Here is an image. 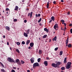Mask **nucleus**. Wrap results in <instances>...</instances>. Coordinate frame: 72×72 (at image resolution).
Here are the masks:
<instances>
[{
  "label": "nucleus",
  "instance_id": "obj_22",
  "mask_svg": "<svg viewBox=\"0 0 72 72\" xmlns=\"http://www.w3.org/2000/svg\"><path fill=\"white\" fill-rule=\"evenodd\" d=\"M47 37V35H45L43 37V39H45V38H46Z\"/></svg>",
  "mask_w": 72,
  "mask_h": 72
},
{
  "label": "nucleus",
  "instance_id": "obj_35",
  "mask_svg": "<svg viewBox=\"0 0 72 72\" xmlns=\"http://www.w3.org/2000/svg\"><path fill=\"white\" fill-rule=\"evenodd\" d=\"M1 65L3 67H4V65L3 64V63H1Z\"/></svg>",
  "mask_w": 72,
  "mask_h": 72
},
{
  "label": "nucleus",
  "instance_id": "obj_23",
  "mask_svg": "<svg viewBox=\"0 0 72 72\" xmlns=\"http://www.w3.org/2000/svg\"><path fill=\"white\" fill-rule=\"evenodd\" d=\"M41 60V58H39L38 59H37V61L38 62H39H39H40V60Z\"/></svg>",
  "mask_w": 72,
  "mask_h": 72
},
{
  "label": "nucleus",
  "instance_id": "obj_39",
  "mask_svg": "<svg viewBox=\"0 0 72 72\" xmlns=\"http://www.w3.org/2000/svg\"><path fill=\"white\" fill-rule=\"evenodd\" d=\"M14 22H16V21H17V19H15L14 20Z\"/></svg>",
  "mask_w": 72,
  "mask_h": 72
},
{
  "label": "nucleus",
  "instance_id": "obj_56",
  "mask_svg": "<svg viewBox=\"0 0 72 72\" xmlns=\"http://www.w3.org/2000/svg\"><path fill=\"white\" fill-rule=\"evenodd\" d=\"M27 72H30V70H27Z\"/></svg>",
  "mask_w": 72,
  "mask_h": 72
},
{
  "label": "nucleus",
  "instance_id": "obj_21",
  "mask_svg": "<svg viewBox=\"0 0 72 72\" xmlns=\"http://www.w3.org/2000/svg\"><path fill=\"white\" fill-rule=\"evenodd\" d=\"M63 54V51H61L60 53V55H62Z\"/></svg>",
  "mask_w": 72,
  "mask_h": 72
},
{
  "label": "nucleus",
  "instance_id": "obj_57",
  "mask_svg": "<svg viewBox=\"0 0 72 72\" xmlns=\"http://www.w3.org/2000/svg\"><path fill=\"white\" fill-rule=\"evenodd\" d=\"M13 69H16V68L15 67H13Z\"/></svg>",
  "mask_w": 72,
  "mask_h": 72
},
{
  "label": "nucleus",
  "instance_id": "obj_33",
  "mask_svg": "<svg viewBox=\"0 0 72 72\" xmlns=\"http://www.w3.org/2000/svg\"><path fill=\"white\" fill-rule=\"evenodd\" d=\"M1 71H2V72H5V70H4V69H1Z\"/></svg>",
  "mask_w": 72,
  "mask_h": 72
},
{
  "label": "nucleus",
  "instance_id": "obj_1",
  "mask_svg": "<svg viewBox=\"0 0 72 72\" xmlns=\"http://www.w3.org/2000/svg\"><path fill=\"white\" fill-rule=\"evenodd\" d=\"M60 64V62H58L56 64L55 63H53L51 64V66L52 67L56 68V67H58V66H59Z\"/></svg>",
  "mask_w": 72,
  "mask_h": 72
},
{
  "label": "nucleus",
  "instance_id": "obj_37",
  "mask_svg": "<svg viewBox=\"0 0 72 72\" xmlns=\"http://www.w3.org/2000/svg\"><path fill=\"white\" fill-rule=\"evenodd\" d=\"M11 72H15V71L14 70L12 69V70Z\"/></svg>",
  "mask_w": 72,
  "mask_h": 72
},
{
  "label": "nucleus",
  "instance_id": "obj_14",
  "mask_svg": "<svg viewBox=\"0 0 72 72\" xmlns=\"http://www.w3.org/2000/svg\"><path fill=\"white\" fill-rule=\"evenodd\" d=\"M64 63H67V58H64Z\"/></svg>",
  "mask_w": 72,
  "mask_h": 72
},
{
  "label": "nucleus",
  "instance_id": "obj_2",
  "mask_svg": "<svg viewBox=\"0 0 72 72\" xmlns=\"http://www.w3.org/2000/svg\"><path fill=\"white\" fill-rule=\"evenodd\" d=\"M71 64L72 63H71V62H68L66 66V69H68L69 68H71Z\"/></svg>",
  "mask_w": 72,
  "mask_h": 72
},
{
  "label": "nucleus",
  "instance_id": "obj_63",
  "mask_svg": "<svg viewBox=\"0 0 72 72\" xmlns=\"http://www.w3.org/2000/svg\"><path fill=\"white\" fill-rule=\"evenodd\" d=\"M26 10H28V9L27 8V9H26Z\"/></svg>",
  "mask_w": 72,
  "mask_h": 72
},
{
  "label": "nucleus",
  "instance_id": "obj_29",
  "mask_svg": "<svg viewBox=\"0 0 72 72\" xmlns=\"http://www.w3.org/2000/svg\"><path fill=\"white\" fill-rule=\"evenodd\" d=\"M16 44L17 45H19L20 44V42H17Z\"/></svg>",
  "mask_w": 72,
  "mask_h": 72
},
{
  "label": "nucleus",
  "instance_id": "obj_9",
  "mask_svg": "<svg viewBox=\"0 0 72 72\" xmlns=\"http://www.w3.org/2000/svg\"><path fill=\"white\" fill-rule=\"evenodd\" d=\"M44 64L46 66H48V62L47 61H45L44 62Z\"/></svg>",
  "mask_w": 72,
  "mask_h": 72
},
{
  "label": "nucleus",
  "instance_id": "obj_6",
  "mask_svg": "<svg viewBox=\"0 0 72 72\" xmlns=\"http://www.w3.org/2000/svg\"><path fill=\"white\" fill-rule=\"evenodd\" d=\"M32 13L33 12H31L30 14V13H29L28 14V16H29L30 15V17L32 18Z\"/></svg>",
  "mask_w": 72,
  "mask_h": 72
},
{
  "label": "nucleus",
  "instance_id": "obj_16",
  "mask_svg": "<svg viewBox=\"0 0 72 72\" xmlns=\"http://www.w3.org/2000/svg\"><path fill=\"white\" fill-rule=\"evenodd\" d=\"M30 40H28L26 41V45H28L30 44Z\"/></svg>",
  "mask_w": 72,
  "mask_h": 72
},
{
  "label": "nucleus",
  "instance_id": "obj_25",
  "mask_svg": "<svg viewBox=\"0 0 72 72\" xmlns=\"http://www.w3.org/2000/svg\"><path fill=\"white\" fill-rule=\"evenodd\" d=\"M51 19L52 20H53V21H54V17L52 16L51 17Z\"/></svg>",
  "mask_w": 72,
  "mask_h": 72
},
{
  "label": "nucleus",
  "instance_id": "obj_15",
  "mask_svg": "<svg viewBox=\"0 0 72 72\" xmlns=\"http://www.w3.org/2000/svg\"><path fill=\"white\" fill-rule=\"evenodd\" d=\"M44 30L45 31H46L47 32H49V30H48V29H47L46 28H44Z\"/></svg>",
  "mask_w": 72,
  "mask_h": 72
},
{
  "label": "nucleus",
  "instance_id": "obj_3",
  "mask_svg": "<svg viewBox=\"0 0 72 72\" xmlns=\"http://www.w3.org/2000/svg\"><path fill=\"white\" fill-rule=\"evenodd\" d=\"M8 60L9 62H10V63H13V62H14V63H15V61H14V60L11 58H8Z\"/></svg>",
  "mask_w": 72,
  "mask_h": 72
},
{
  "label": "nucleus",
  "instance_id": "obj_11",
  "mask_svg": "<svg viewBox=\"0 0 72 72\" xmlns=\"http://www.w3.org/2000/svg\"><path fill=\"white\" fill-rule=\"evenodd\" d=\"M34 45V44L33 42H31L30 44V45L31 47H32Z\"/></svg>",
  "mask_w": 72,
  "mask_h": 72
},
{
  "label": "nucleus",
  "instance_id": "obj_17",
  "mask_svg": "<svg viewBox=\"0 0 72 72\" xmlns=\"http://www.w3.org/2000/svg\"><path fill=\"white\" fill-rule=\"evenodd\" d=\"M20 61L18 59H17L15 60L16 63H18V62Z\"/></svg>",
  "mask_w": 72,
  "mask_h": 72
},
{
  "label": "nucleus",
  "instance_id": "obj_55",
  "mask_svg": "<svg viewBox=\"0 0 72 72\" xmlns=\"http://www.w3.org/2000/svg\"><path fill=\"white\" fill-rule=\"evenodd\" d=\"M3 37L4 38H5V35H3Z\"/></svg>",
  "mask_w": 72,
  "mask_h": 72
},
{
  "label": "nucleus",
  "instance_id": "obj_38",
  "mask_svg": "<svg viewBox=\"0 0 72 72\" xmlns=\"http://www.w3.org/2000/svg\"><path fill=\"white\" fill-rule=\"evenodd\" d=\"M6 11H8V10H9V9L8 8H6Z\"/></svg>",
  "mask_w": 72,
  "mask_h": 72
},
{
  "label": "nucleus",
  "instance_id": "obj_49",
  "mask_svg": "<svg viewBox=\"0 0 72 72\" xmlns=\"http://www.w3.org/2000/svg\"><path fill=\"white\" fill-rule=\"evenodd\" d=\"M61 2H62V3H63L64 2V1L63 0H61Z\"/></svg>",
  "mask_w": 72,
  "mask_h": 72
},
{
  "label": "nucleus",
  "instance_id": "obj_20",
  "mask_svg": "<svg viewBox=\"0 0 72 72\" xmlns=\"http://www.w3.org/2000/svg\"><path fill=\"white\" fill-rule=\"evenodd\" d=\"M30 29H28L27 30V33L28 34H29V33L30 32Z\"/></svg>",
  "mask_w": 72,
  "mask_h": 72
},
{
  "label": "nucleus",
  "instance_id": "obj_36",
  "mask_svg": "<svg viewBox=\"0 0 72 72\" xmlns=\"http://www.w3.org/2000/svg\"><path fill=\"white\" fill-rule=\"evenodd\" d=\"M17 63L19 64V65H21V62H20V61H19Z\"/></svg>",
  "mask_w": 72,
  "mask_h": 72
},
{
  "label": "nucleus",
  "instance_id": "obj_18",
  "mask_svg": "<svg viewBox=\"0 0 72 72\" xmlns=\"http://www.w3.org/2000/svg\"><path fill=\"white\" fill-rule=\"evenodd\" d=\"M49 2H47V8H49Z\"/></svg>",
  "mask_w": 72,
  "mask_h": 72
},
{
  "label": "nucleus",
  "instance_id": "obj_64",
  "mask_svg": "<svg viewBox=\"0 0 72 72\" xmlns=\"http://www.w3.org/2000/svg\"><path fill=\"white\" fill-rule=\"evenodd\" d=\"M6 13L7 14H8V12H7Z\"/></svg>",
  "mask_w": 72,
  "mask_h": 72
},
{
  "label": "nucleus",
  "instance_id": "obj_42",
  "mask_svg": "<svg viewBox=\"0 0 72 72\" xmlns=\"http://www.w3.org/2000/svg\"><path fill=\"white\" fill-rule=\"evenodd\" d=\"M40 15H41L40 14H39L38 15V17H40Z\"/></svg>",
  "mask_w": 72,
  "mask_h": 72
},
{
  "label": "nucleus",
  "instance_id": "obj_51",
  "mask_svg": "<svg viewBox=\"0 0 72 72\" xmlns=\"http://www.w3.org/2000/svg\"><path fill=\"white\" fill-rule=\"evenodd\" d=\"M7 45H9V42H7Z\"/></svg>",
  "mask_w": 72,
  "mask_h": 72
},
{
  "label": "nucleus",
  "instance_id": "obj_48",
  "mask_svg": "<svg viewBox=\"0 0 72 72\" xmlns=\"http://www.w3.org/2000/svg\"><path fill=\"white\" fill-rule=\"evenodd\" d=\"M51 22H52V20H51L49 22L51 23Z\"/></svg>",
  "mask_w": 72,
  "mask_h": 72
},
{
  "label": "nucleus",
  "instance_id": "obj_30",
  "mask_svg": "<svg viewBox=\"0 0 72 72\" xmlns=\"http://www.w3.org/2000/svg\"><path fill=\"white\" fill-rule=\"evenodd\" d=\"M72 46L71 45V44H69V45H68V47L69 48H71Z\"/></svg>",
  "mask_w": 72,
  "mask_h": 72
},
{
  "label": "nucleus",
  "instance_id": "obj_47",
  "mask_svg": "<svg viewBox=\"0 0 72 72\" xmlns=\"http://www.w3.org/2000/svg\"><path fill=\"white\" fill-rule=\"evenodd\" d=\"M35 16H36V17H38V15H37V14H36Z\"/></svg>",
  "mask_w": 72,
  "mask_h": 72
},
{
  "label": "nucleus",
  "instance_id": "obj_50",
  "mask_svg": "<svg viewBox=\"0 0 72 72\" xmlns=\"http://www.w3.org/2000/svg\"><path fill=\"white\" fill-rule=\"evenodd\" d=\"M70 14V12H68V15H69Z\"/></svg>",
  "mask_w": 72,
  "mask_h": 72
},
{
  "label": "nucleus",
  "instance_id": "obj_60",
  "mask_svg": "<svg viewBox=\"0 0 72 72\" xmlns=\"http://www.w3.org/2000/svg\"><path fill=\"white\" fill-rule=\"evenodd\" d=\"M46 59H49V58L47 57H46Z\"/></svg>",
  "mask_w": 72,
  "mask_h": 72
},
{
  "label": "nucleus",
  "instance_id": "obj_40",
  "mask_svg": "<svg viewBox=\"0 0 72 72\" xmlns=\"http://www.w3.org/2000/svg\"><path fill=\"white\" fill-rule=\"evenodd\" d=\"M61 22H63V23H64V21L63 20H62Z\"/></svg>",
  "mask_w": 72,
  "mask_h": 72
},
{
  "label": "nucleus",
  "instance_id": "obj_24",
  "mask_svg": "<svg viewBox=\"0 0 72 72\" xmlns=\"http://www.w3.org/2000/svg\"><path fill=\"white\" fill-rule=\"evenodd\" d=\"M66 44L67 45L68 44V39H67L66 40Z\"/></svg>",
  "mask_w": 72,
  "mask_h": 72
},
{
  "label": "nucleus",
  "instance_id": "obj_19",
  "mask_svg": "<svg viewBox=\"0 0 72 72\" xmlns=\"http://www.w3.org/2000/svg\"><path fill=\"white\" fill-rule=\"evenodd\" d=\"M39 53L40 54H41L42 53V51L41 50H39Z\"/></svg>",
  "mask_w": 72,
  "mask_h": 72
},
{
  "label": "nucleus",
  "instance_id": "obj_4",
  "mask_svg": "<svg viewBox=\"0 0 72 72\" xmlns=\"http://www.w3.org/2000/svg\"><path fill=\"white\" fill-rule=\"evenodd\" d=\"M39 64L38 63H35L33 64V68H35L37 67H39Z\"/></svg>",
  "mask_w": 72,
  "mask_h": 72
},
{
  "label": "nucleus",
  "instance_id": "obj_53",
  "mask_svg": "<svg viewBox=\"0 0 72 72\" xmlns=\"http://www.w3.org/2000/svg\"><path fill=\"white\" fill-rule=\"evenodd\" d=\"M72 26V24H69V26Z\"/></svg>",
  "mask_w": 72,
  "mask_h": 72
},
{
  "label": "nucleus",
  "instance_id": "obj_5",
  "mask_svg": "<svg viewBox=\"0 0 72 72\" xmlns=\"http://www.w3.org/2000/svg\"><path fill=\"white\" fill-rule=\"evenodd\" d=\"M30 60L31 61L32 63H33L34 60H35V58L33 57H32L30 59Z\"/></svg>",
  "mask_w": 72,
  "mask_h": 72
},
{
  "label": "nucleus",
  "instance_id": "obj_59",
  "mask_svg": "<svg viewBox=\"0 0 72 72\" xmlns=\"http://www.w3.org/2000/svg\"><path fill=\"white\" fill-rule=\"evenodd\" d=\"M39 25H40V26H42V24H41V23H40V24H39Z\"/></svg>",
  "mask_w": 72,
  "mask_h": 72
},
{
  "label": "nucleus",
  "instance_id": "obj_61",
  "mask_svg": "<svg viewBox=\"0 0 72 72\" xmlns=\"http://www.w3.org/2000/svg\"><path fill=\"white\" fill-rule=\"evenodd\" d=\"M61 30H64V29L62 28H61Z\"/></svg>",
  "mask_w": 72,
  "mask_h": 72
},
{
  "label": "nucleus",
  "instance_id": "obj_58",
  "mask_svg": "<svg viewBox=\"0 0 72 72\" xmlns=\"http://www.w3.org/2000/svg\"><path fill=\"white\" fill-rule=\"evenodd\" d=\"M31 71H33V69L32 68H31Z\"/></svg>",
  "mask_w": 72,
  "mask_h": 72
},
{
  "label": "nucleus",
  "instance_id": "obj_46",
  "mask_svg": "<svg viewBox=\"0 0 72 72\" xmlns=\"http://www.w3.org/2000/svg\"><path fill=\"white\" fill-rule=\"evenodd\" d=\"M70 32H71V33H72V29H71L70 30Z\"/></svg>",
  "mask_w": 72,
  "mask_h": 72
},
{
  "label": "nucleus",
  "instance_id": "obj_43",
  "mask_svg": "<svg viewBox=\"0 0 72 72\" xmlns=\"http://www.w3.org/2000/svg\"><path fill=\"white\" fill-rule=\"evenodd\" d=\"M24 23H26L27 22V20H25L24 21Z\"/></svg>",
  "mask_w": 72,
  "mask_h": 72
},
{
  "label": "nucleus",
  "instance_id": "obj_32",
  "mask_svg": "<svg viewBox=\"0 0 72 72\" xmlns=\"http://www.w3.org/2000/svg\"><path fill=\"white\" fill-rule=\"evenodd\" d=\"M58 49V47L56 48L55 49V51H57Z\"/></svg>",
  "mask_w": 72,
  "mask_h": 72
},
{
  "label": "nucleus",
  "instance_id": "obj_31",
  "mask_svg": "<svg viewBox=\"0 0 72 72\" xmlns=\"http://www.w3.org/2000/svg\"><path fill=\"white\" fill-rule=\"evenodd\" d=\"M22 44L23 45H24V44H25V42H24V41H22Z\"/></svg>",
  "mask_w": 72,
  "mask_h": 72
},
{
  "label": "nucleus",
  "instance_id": "obj_13",
  "mask_svg": "<svg viewBox=\"0 0 72 72\" xmlns=\"http://www.w3.org/2000/svg\"><path fill=\"white\" fill-rule=\"evenodd\" d=\"M6 30H8V31H9L10 30V28L8 26H6Z\"/></svg>",
  "mask_w": 72,
  "mask_h": 72
},
{
  "label": "nucleus",
  "instance_id": "obj_45",
  "mask_svg": "<svg viewBox=\"0 0 72 72\" xmlns=\"http://www.w3.org/2000/svg\"><path fill=\"white\" fill-rule=\"evenodd\" d=\"M67 30V28H66V27H65L64 28V31H65V30Z\"/></svg>",
  "mask_w": 72,
  "mask_h": 72
},
{
  "label": "nucleus",
  "instance_id": "obj_8",
  "mask_svg": "<svg viewBox=\"0 0 72 72\" xmlns=\"http://www.w3.org/2000/svg\"><path fill=\"white\" fill-rule=\"evenodd\" d=\"M24 36H25V37H28V34L26 33L25 32L24 33Z\"/></svg>",
  "mask_w": 72,
  "mask_h": 72
},
{
  "label": "nucleus",
  "instance_id": "obj_26",
  "mask_svg": "<svg viewBox=\"0 0 72 72\" xmlns=\"http://www.w3.org/2000/svg\"><path fill=\"white\" fill-rule=\"evenodd\" d=\"M61 69L62 70H64L65 69V68L64 67H62L61 68Z\"/></svg>",
  "mask_w": 72,
  "mask_h": 72
},
{
  "label": "nucleus",
  "instance_id": "obj_28",
  "mask_svg": "<svg viewBox=\"0 0 72 72\" xmlns=\"http://www.w3.org/2000/svg\"><path fill=\"white\" fill-rule=\"evenodd\" d=\"M42 19L41 18H40L39 19V20L38 21V23H40V22H41V21Z\"/></svg>",
  "mask_w": 72,
  "mask_h": 72
},
{
  "label": "nucleus",
  "instance_id": "obj_41",
  "mask_svg": "<svg viewBox=\"0 0 72 72\" xmlns=\"http://www.w3.org/2000/svg\"><path fill=\"white\" fill-rule=\"evenodd\" d=\"M29 49H32V48H31V47L29 46L28 47Z\"/></svg>",
  "mask_w": 72,
  "mask_h": 72
},
{
  "label": "nucleus",
  "instance_id": "obj_62",
  "mask_svg": "<svg viewBox=\"0 0 72 72\" xmlns=\"http://www.w3.org/2000/svg\"><path fill=\"white\" fill-rule=\"evenodd\" d=\"M17 69L18 70H19V68H17Z\"/></svg>",
  "mask_w": 72,
  "mask_h": 72
},
{
  "label": "nucleus",
  "instance_id": "obj_44",
  "mask_svg": "<svg viewBox=\"0 0 72 72\" xmlns=\"http://www.w3.org/2000/svg\"><path fill=\"white\" fill-rule=\"evenodd\" d=\"M53 3L54 4H55L56 3V2L55 1H54L53 2Z\"/></svg>",
  "mask_w": 72,
  "mask_h": 72
},
{
  "label": "nucleus",
  "instance_id": "obj_52",
  "mask_svg": "<svg viewBox=\"0 0 72 72\" xmlns=\"http://www.w3.org/2000/svg\"><path fill=\"white\" fill-rule=\"evenodd\" d=\"M64 25H65V27H66V23H64Z\"/></svg>",
  "mask_w": 72,
  "mask_h": 72
},
{
  "label": "nucleus",
  "instance_id": "obj_27",
  "mask_svg": "<svg viewBox=\"0 0 72 72\" xmlns=\"http://www.w3.org/2000/svg\"><path fill=\"white\" fill-rule=\"evenodd\" d=\"M16 51H17V53H19V50H18V49H16Z\"/></svg>",
  "mask_w": 72,
  "mask_h": 72
},
{
  "label": "nucleus",
  "instance_id": "obj_12",
  "mask_svg": "<svg viewBox=\"0 0 72 72\" xmlns=\"http://www.w3.org/2000/svg\"><path fill=\"white\" fill-rule=\"evenodd\" d=\"M19 8H18V7L17 6H16L15 7L14 10H15L18 11V9Z\"/></svg>",
  "mask_w": 72,
  "mask_h": 72
},
{
  "label": "nucleus",
  "instance_id": "obj_34",
  "mask_svg": "<svg viewBox=\"0 0 72 72\" xmlns=\"http://www.w3.org/2000/svg\"><path fill=\"white\" fill-rule=\"evenodd\" d=\"M22 64H24V62L22 60L21 61Z\"/></svg>",
  "mask_w": 72,
  "mask_h": 72
},
{
  "label": "nucleus",
  "instance_id": "obj_10",
  "mask_svg": "<svg viewBox=\"0 0 72 72\" xmlns=\"http://www.w3.org/2000/svg\"><path fill=\"white\" fill-rule=\"evenodd\" d=\"M57 36H56L53 39V41H57Z\"/></svg>",
  "mask_w": 72,
  "mask_h": 72
},
{
  "label": "nucleus",
  "instance_id": "obj_7",
  "mask_svg": "<svg viewBox=\"0 0 72 72\" xmlns=\"http://www.w3.org/2000/svg\"><path fill=\"white\" fill-rule=\"evenodd\" d=\"M54 28L55 30H56L57 28H58V24H55L54 26Z\"/></svg>",
  "mask_w": 72,
  "mask_h": 72
},
{
  "label": "nucleus",
  "instance_id": "obj_54",
  "mask_svg": "<svg viewBox=\"0 0 72 72\" xmlns=\"http://www.w3.org/2000/svg\"><path fill=\"white\" fill-rule=\"evenodd\" d=\"M10 50H12V47H10Z\"/></svg>",
  "mask_w": 72,
  "mask_h": 72
}]
</instances>
